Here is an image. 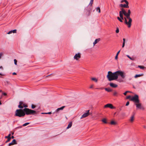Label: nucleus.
I'll return each mask as SVG.
<instances>
[{
  "label": "nucleus",
  "mask_w": 146,
  "mask_h": 146,
  "mask_svg": "<svg viewBox=\"0 0 146 146\" xmlns=\"http://www.w3.org/2000/svg\"><path fill=\"white\" fill-rule=\"evenodd\" d=\"M120 76L122 78H124L125 75L124 74V72L120 71H117L113 73L111 71H109L107 77L110 81L116 80L117 79L118 76Z\"/></svg>",
  "instance_id": "f257e3e1"
},
{
  "label": "nucleus",
  "mask_w": 146,
  "mask_h": 146,
  "mask_svg": "<svg viewBox=\"0 0 146 146\" xmlns=\"http://www.w3.org/2000/svg\"><path fill=\"white\" fill-rule=\"evenodd\" d=\"M123 11V15L125 16L124 17L125 23L128 25V27L130 28L131 27L132 22V19L130 17L131 11L130 10H128L127 13L124 9Z\"/></svg>",
  "instance_id": "f03ea898"
},
{
  "label": "nucleus",
  "mask_w": 146,
  "mask_h": 146,
  "mask_svg": "<svg viewBox=\"0 0 146 146\" xmlns=\"http://www.w3.org/2000/svg\"><path fill=\"white\" fill-rule=\"evenodd\" d=\"M130 100L134 102L135 103H136L135 104V105L137 108H139L140 109H142V107L141 105V104L139 103V100L138 95L136 94L135 95L131 98Z\"/></svg>",
  "instance_id": "7ed1b4c3"
},
{
  "label": "nucleus",
  "mask_w": 146,
  "mask_h": 146,
  "mask_svg": "<svg viewBox=\"0 0 146 146\" xmlns=\"http://www.w3.org/2000/svg\"><path fill=\"white\" fill-rule=\"evenodd\" d=\"M25 115V113L23 111V109H17L15 112V116L19 117H23Z\"/></svg>",
  "instance_id": "20e7f679"
},
{
  "label": "nucleus",
  "mask_w": 146,
  "mask_h": 146,
  "mask_svg": "<svg viewBox=\"0 0 146 146\" xmlns=\"http://www.w3.org/2000/svg\"><path fill=\"white\" fill-rule=\"evenodd\" d=\"M23 111L25 113V115H31L36 113L35 111L29 108H25L23 109Z\"/></svg>",
  "instance_id": "39448f33"
},
{
  "label": "nucleus",
  "mask_w": 146,
  "mask_h": 146,
  "mask_svg": "<svg viewBox=\"0 0 146 146\" xmlns=\"http://www.w3.org/2000/svg\"><path fill=\"white\" fill-rule=\"evenodd\" d=\"M81 57V54L80 53L76 54L74 56V58L77 60L79 58Z\"/></svg>",
  "instance_id": "423d86ee"
},
{
  "label": "nucleus",
  "mask_w": 146,
  "mask_h": 146,
  "mask_svg": "<svg viewBox=\"0 0 146 146\" xmlns=\"http://www.w3.org/2000/svg\"><path fill=\"white\" fill-rule=\"evenodd\" d=\"M104 108H109L111 109H114L115 108V107L113 106L111 104H108L104 106Z\"/></svg>",
  "instance_id": "0eeeda50"
},
{
  "label": "nucleus",
  "mask_w": 146,
  "mask_h": 146,
  "mask_svg": "<svg viewBox=\"0 0 146 146\" xmlns=\"http://www.w3.org/2000/svg\"><path fill=\"white\" fill-rule=\"evenodd\" d=\"M90 110H88L87 111V112L86 113H84L82 116L81 117V119L84 118V117H85L87 116L88 115H89V111Z\"/></svg>",
  "instance_id": "6e6552de"
},
{
  "label": "nucleus",
  "mask_w": 146,
  "mask_h": 146,
  "mask_svg": "<svg viewBox=\"0 0 146 146\" xmlns=\"http://www.w3.org/2000/svg\"><path fill=\"white\" fill-rule=\"evenodd\" d=\"M17 143L16 141V140L15 139H13L12 142L11 143H10L9 144V146H10L15 144H17Z\"/></svg>",
  "instance_id": "1a4fd4ad"
},
{
  "label": "nucleus",
  "mask_w": 146,
  "mask_h": 146,
  "mask_svg": "<svg viewBox=\"0 0 146 146\" xmlns=\"http://www.w3.org/2000/svg\"><path fill=\"white\" fill-rule=\"evenodd\" d=\"M121 11H120L119 12V15L120 18L123 17V11H124V9L122 8L121 9Z\"/></svg>",
  "instance_id": "9d476101"
},
{
  "label": "nucleus",
  "mask_w": 146,
  "mask_h": 146,
  "mask_svg": "<svg viewBox=\"0 0 146 146\" xmlns=\"http://www.w3.org/2000/svg\"><path fill=\"white\" fill-rule=\"evenodd\" d=\"M65 107V106H63L60 108H58L53 113H54L55 112H58L60 110H62Z\"/></svg>",
  "instance_id": "9b49d317"
},
{
  "label": "nucleus",
  "mask_w": 146,
  "mask_h": 146,
  "mask_svg": "<svg viewBox=\"0 0 146 146\" xmlns=\"http://www.w3.org/2000/svg\"><path fill=\"white\" fill-rule=\"evenodd\" d=\"M11 135V134H9L7 136H5V138H7V140L6 141V143H7L10 141L11 139V138L10 137Z\"/></svg>",
  "instance_id": "f8f14e48"
},
{
  "label": "nucleus",
  "mask_w": 146,
  "mask_h": 146,
  "mask_svg": "<svg viewBox=\"0 0 146 146\" xmlns=\"http://www.w3.org/2000/svg\"><path fill=\"white\" fill-rule=\"evenodd\" d=\"M119 6L121 7H123V8H129V6L128 5H126L125 4H120L119 5Z\"/></svg>",
  "instance_id": "ddd939ff"
},
{
  "label": "nucleus",
  "mask_w": 146,
  "mask_h": 146,
  "mask_svg": "<svg viewBox=\"0 0 146 146\" xmlns=\"http://www.w3.org/2000/svg\"><path fill=\"white\" fill-rule=\"evenodd\" d=\"M110 85L111 87L113 88H116L117 86V85L113 83H110Z\"/></svg>",
  "instance_id": "4468645a"
},
{
  "label": "nucleus",
  "mask_w": 146,
  "mask_h": 146,
  "mask_svg": "<svg viewBox=\"0 0 146 146\" xmlns=\"http://www.w3.org/2000/svg\"><path fill=\"white\" fill-rule=\"evenodd\" d=\"M19 103V104L18 106V107L20 108H23V107H22V106H23V104H24L23 102L22 101H20Z\"/></svg>",
  "instance_id": "2eb2a0df"
},
{
  "label": "nucleus",
  "mask_w": 146,
  "mask_h": 146,
  "mask_svg": "<svg viewBox=\"0 0 146 146\" xmlns=\"http://www.w3.org/2000/svg\"><path fill=\"white\" fill-rule=\"evenodd\" d=\"M17 32V30L16 29H14L13 30L7 33V34H10L12 33H16Z\"/></svg>",
  "instance_id": "dca6fc26"
},
{
  "label": "nucleus",
  "mask_w": 146,
  "mask_h": 146,
  "mask_svg": "<svg viewBox=\"0 0 146 146\" xmlns=\"http://www.w3.org/2000/svg\"><path fill=\"white\" fill-rule=\"evenodd\" d=\"M72 121L70 122L68 125V127L66 128V129H68L70 128L71 127L72 125Z\"/></svg>",
  "instance_id": "f3484780"
},
{
  "label": "nucleus",
  "mask_w": 146,
  "mask_h": 146,
  "mask_svg": "<svg viewBox=\"0 0 146 146\" xmlns=\"http://www.w3.org/2000/svg\"><path fill=\"white\" fill-rule=\"evenodd\" d=\"M100 40V38L96 39L94 42H93V44L94 45L96 44Z\"/></svg>",
  "instance_id": "a211bd4d"
},
{
  "label": "nucleus",
  "mask_w": 146,
  "mask_h": 146,
  "mask_svg": "<svg viewBox=\"0 0 146 146\" xmlns=\"http://www.w3.org/2000/svg\"><path fill=\"white\" fill-rule=\"evenodd\" d=\"M134 113L131 116V117L130 119V121L131 122H133V120H134Z\"/></svg>",
  "instance_id": "6ab92c4d"
},
{
  "label": "nucleus",
  "mask_w": 146,
  "mask_h": 146,
  "mask_svg": "<svg viewBox=\"0 0 146 146\" xmlns=\"http://www.w3.org/2000/svg\"><path fill=\"white\" fill-rule=\"evenodd\" d=\"M143 74H136L135 76L134 77L135 78H137L138 77H139L142 76H143Z\"/></svg>",
  "instance_id": "aec40b11"
},
{
  "label": "nucleus",
  "mask_w": 146,
  "mask_h": 146,
  "mask_svg": "<svg viewBox=\"0 0 146 146\" xmlns=\"http://www.w3.org/2000/svg\"><path fill=\"white\" fill-rule=\"evenodd\" d=\"M92 7H90L89 8V9L88 10V15H89L90 13L92 11Z\"/></svg>",
  "instance_id": "412c9836"
},
{
  "label": "nucleus",
  "mask_w": 146,
  "mask_h": 146,
  "mask_svg": "<svg viewBox=\"0 0 146 146\" xmlns=\"http://www.w3.org/2000/svg\"><path fill=\"white\" fill-rule=\"evenodd\" d=\"M110 124L112 125H115L117 124V123L113 121L111 122Z\"/></svg>",
  "instance_id": "4be33fe9"
},
{
  "label": "nucleus",
  "mask_w": 146,
  "mask_h": 146,
  "mask_svg": "<svg viewBox=\"0 0 146 146\" xmlns=\"http://www.w3.org/2000/svg\"><path fill=\"white\" fill-rule=\"evenodd\" d=\"M105 90L108 92H111L112 90L109 88H106L105 89Z\"/></svg>",
  "instance_id": "5701e85b"
},
{
  "label": "nucleus",
  "mask_w": 146,
  "mask_h": 146,
  "mask_svg": "<svg viewBox=\"0 0 146 146\" xmlns=\"http://www.w3.org/2000/svg\"><path fill=\"white\" fill-rule=\"evenodd\" d=\"M93 1L94 0H90V3L89 4V5L88 6H89V5H90V7H92V5L93 3Z\"/></svg>",
  "instance_id": "b1692460"
},
{
  "label": "nucleus",
  "mask_w": 146,
  "mask_h": 146,
  "mask_svg": "<svg viewBox=\"0 0 146 146\" xmlns=\"http://www.w3.org/2000/svg\"><path fill=\"white\" fill-rule=\"evenodd\" d=\"M117 81L119 82H123V80L121 78H119L117 80Z\"/></svg>",
  "instance_id": "393cba45"
},
{
  "label": "nucleus",
  "mask_w": 146,
  "mask_h": 146,
  "mask_svg": "<svg viewBox=\"0 0 146 146\" xmlns=\"http://www.w3.org/2000/svg\"><path fill=\"white\" fill-rule=\"evenodd\" d=\"M102 121L105 123H107L106 119L104 118L102 119Z\"/></svg>",
  "instance_id": "a878e982"
},
{
  "label": "nucleus",
  "mask_w": 146,
  "mask_h": 146,
  "mask_svg": "<svg viewBox=\"0 0 146 146\" xmlns=\"http://www.w3.org/2000/svg\"><path fill=\"white\" fill-rule=\"evenodd\" d=\"M91 80L93 81H94L96 82H97L98 81V80L96 78H91Z\"/></svg>",
  "instance_id": "bb28decb"
},
{
  "label": "nucleus",
  "mask_w": 146,
  "mask_h": 146,
  "mask_svg": "<svg viewBox=\"0 0 146 146\" xmlns=\"http://www.w3.org/2000/svg\"><path fill=\"white\" fill-rule=\"evenodd\" d=\"M96 9L97 11H98V12L99 13H100V9L99 7H97L96 8Z\"/></svg>",
  "instance_id": "cd10ccee"
},
{
  "label": "nucleus",
  "mask_w": 146,
  "mask_h": 146,
  "mask_svg": "<svg viewBox=\"0 0 146 146\" xmlns=\"http://www.w3.org/2000/svg\"><path fill=\"white\" fill-rule=\"evenodd\" d=\"M127 56L129 58L130 60H134V58H131V57H130L129 55H127Z\"/></svg>",
  "instance_id": "c85d7f7f"
},
{
  "label": "nucleus",
  "mask_w": 146,
  "mask_h": 146,
  "mask_svg": "<svg viewBox=\"0 0 146 146\" xmlns=\"http://www.w3.org/2000/svg\"><path fill=\"white\" fill-rule=\"evenodd\" d=\"M138 67L141 69H143L145 68V67L143 66H138Z\"/></svg>",
  "instance_id": "c756f323"
},
{
  "label": "nucleus",
  "mask_w": 146,
  "mask_h": 146,
  "mask_svg": "<svg viewBox=\"0 0 146 146\" xmlns=\"http://www.w3.org/2000/svg\"><path fill=\"white\" fill-rule=\"evenodd\" d=\"M117 93L116 91H114L113 93V95L114 96H117Z\"/></svg>",
  "instance_id": "7c9ffc66"
},
{
  "label": "nucleus",
  "mask_w": 146,
  "mask_h": 146,
  "mask_svg": "<svg viewBox=\"0 0 146 146\" xmlns=\"http://www.w3.org/2000/svg\"><path fill=\"white\" fill-rule=\"evenodd\" d=\"M117 19L121 22H123V21L122 20V19H121V18L120 17H117Z\"/></svg>",
  "instance_id": "2f4dec72"
},
{
  "label": "nucleus",
  "mask_w": 146,
  "mask_h": 146,
  "mask_svg": "<svg viewBox=\"0 0 146 146\" xmlns=\"http://www.w3.org/2000/svg\"><path fill=\"white\" fill-rule=\"evenodd\" d=\"M29 124H30V123H29V122L26 123L24 124L23 125V126H25Z\"/></svg>",
  "instance_id": "473e14b6"
},
{
  "label": "nucleus",
  "mask_w": 146,
  "mask_h": 146,
  "mask_svg": "<svg viewBox=\"0 0 146 146\" xmlns=\"http://www.w3.org/2000/svg\"><path fill=\"white\" fill-rule=\"evenodd\" d=\"M119 31V29L118 27H117L116 28V30L115 31L116 33H118Z\"/></svg>",
  "instance_id": "72a5a7b5"
},
{
  "label": "nucleus",
  "mask_w": 146,
  "mask_h": 146,
  "mask_svg": "<svg viewBox=\"0 0 146 146\" xmlns=\"http://www.w3.org/2000/svg\"><path fill=\"white\" fill-rule=\"evenodd\" d=\"M14 64L15 65H17V61L16 59L14 60Z\"/></svg>",
  "instance_id": "f704fd0d"
},
{
  "label": "nucleus",
  "mask_w": 146,
  "mask_h": 146,
  "mask_svg": "<svg viewBox=\"0 0 146 146\" xmlns=\"http://www.w3.org/2000/svg\"><path fill=\"white\" fill-rule=\"evenodd\" d=\"M129 92H130L129 91H126L123 93V94H124V95L126 96L127 94V93Z\"/></svg>",
  "instance_id": "c9c22d12"
},
{
  "label": "nucleus",
  "mask_w": 146,
  "mask_h": 146,
  "mask_svg": "<svg viewBox=\"0 0 146 146\" xmlns=\"http://www.w3.org/2000/svg\"><path fill=\"white\" fill-rule=\"evenodd\" d=\"M35 106L34 105H32V106H31V108L32 109H34V108H35Z\"/></svg>",
  "instance_id": "e433bc0d"
},
{
  "label": "nucleus",
  "mask_w": 146,
  "mask_h": 146,
  "mask_svg": "<svg viewBox=\"0 0 146 146\" xmlns=\"http://www.w3.org/2000/svg\"><path fill=\"white\" fill-rule=\"evenodd\" d=\"M129 104V101H128L127 103H126V106H128Z\"/></svg>",
  "instance_id": "4c0bfd02"
},
{
  "label": "nucleus",
  "mask_w": 146,
  "mask_h": 146,
  "mask_svg": "<svg viewBox=\"0 0 146 146\" xmlns=\"http://www.w3.org/2000/svg\"><path fill=\"white\" fill-rule=\"evenodd\" d=\"M22 107H23H23H27V105H25V104H23V106H22Z\"/></svg>",
  "instance_id": "58836bf2"
},
{
  "label": "nucleus",
  "mask_w": 146,
  "mask_h": 146,
  "mask_svg": "<svg viewBox=\"0 0 146 146\" xmlns=\"http://www.w3.org/2000/svg\"><path fill=\"white\" fill-rule=\"evenodd\" d=\"M125 3H126V5H128V4H129V3L127 1V0H126V1H125Z\"/></svg>",
  "instance_id": "ea45409f"
},
{
  "label": "nucleus",
  "mask_w": 146,
  "mask_h": 146,
  "mask_svg": "<svg viewBox=\"0 0 146 146\" xmlns=\"http://www.w3.org/2000/svg\"><path fill=\"white\" fill-rule=\"evenodd\" d=\"M131 97L130 96H129L127 97L126 98L127 99H129Z\"/></svg>",
  "instance_id": "a19ab883"
},
{
  "label": "nucleus",
  "mask_w": 146,
  "mask_h": 146,
  "mask_svg": "<svg viewBox=\"0 0 146 146\" xmlns=\"http://www.w3.org/2000/svg\"><path fill=\"white\" fill-rule=\"evenodd\" d=\"M2 94L4 96H6L7 95V94L6 93H2Z\"/></svg>",
  "instance_id": "79ce46f5"
},
{
  "label": "nucleus",
  "mask_w": 146,
  "mask_h": 146,
  "mask_svg": "<svg viewBox=\"0 0 146 146\" xmlns=\"http://www.w3.org/2000/svg\"><path fill=\"white\" fill-rule=\"evenodd\" d=\"M118 55H116L115 56V60H117V58H118Z\"/></svg>",
  "instance_id": "37998d69"
},
{
  "label": "nucleus",
  "mask_w": 146,
  "mask_h": 146,
  "mask_svg": "<svg viewBox=\"0 0 146 146\" xmlns=\"http://www.w3.org/2000/svg\"><path fill=\"white\" fill-rule=\"evenodd\" d=\"M123 43H125V38H123Z\"/></svg>",
  "instance_id": "c03bdc74"
},
{
  "label": "nucleus",
  "mask_w": 146,
  "mask_h": 146,
  "mask_svg": "<svg viewBox=\"0 0 146 146\" xmlns=\"http://www.w3.org/2000/svg\"><path fill=\"white\" fill-rule=\"evenodd\" d=\"M125 43H123V44H122V48H123L124 47L125 45Z\"/></svg>",
  "instance_id": "a18cd8bd"
},
{
  "label": "nucleus",
  "mask_w": 146,
  "mask_h": 146,
  "mask_svg": "<svg viewBox=\"0 0 146 146\" xmlns=\"http://www.w3.org/2000/svg\"><path fill=\"white\" fill-rule=\"evenodd\" d=\"M120 50H119V51L117 53V54H116V55H118V54H119V53L120 52Z\"/></svg>",
  "instance_id": "49530a36"
},
{
  "label": "nucleus",
  "mask_w": 146,
  "mask_h": 146,
  "mask_svg": "<svg viewBox=\"0 0 146 146\" xmlns=\"http://www.w3.org/2000/svg\"><path fill=\"white\" fill-rule=\"evenodd\" d=\"M51 113V112H49L48 113H45L46 114H50Z\"/></svg>",
  "instance_id": "de8ad7c7"
},
{
  "label": "nucleus",
  "mask_w": 146,
  "mask_h": 146,
  "mask_svg": "<svg viewBox=\"0 0 146 146\" xmlns=\"http://www.w3.org/2000/svg\"><path fill=\"white\" fill-rule=\"evenodd\" d=\"M125 1H126V0H122L121 1V3H123L124 2H125Z\"/></svg>",
  "instance_id": "09e8293b"
},
{
  "label": "nucleus",
  "mask_w": 146,
  "mask_h": 146,
  "mask_svg": "<svg viewBox=\"0 0 146 146\" xmlns=\"http://www.w3.org/2000/svg\"><path fill=\"white\" fill-rule=\"evenodd\" d=\"M120 18H121V19H122V21L123 20H124V17H121Z\"/></svg>",
  "instance_id": "8fccbe9b"
},
{
  "label": "nucleus",
  "mask_w": 146,
  "mask_h": 146,
  "mask_svg": "<svg viewBox=\"0 0 146 146\" xmlns=\"http://www.w3.org/2000/svg\"><path fill=\"white\" fill-rule=\"evenodd\" d=\"M13 75H16L17 74L15 72H13Z\"/></svg>",
  "instance_id": "3c124183"
},
{
  "label": "nucleus",
  "mask_w": 146,
  "mask_h": 146,
  "mask_svg": "<svg viewBox=\"0 0 146 146\" xmlns=\"http://www.w3.org/2000/svg\"><path fill=\"white\" fill-rule=\"evenodd\" d=\"M2 55V54L1 53H0V58H1Z\"/></svg>",
  "instance_id": "603ef678"
},
{
  "label": "nucleus",
  "mask_w": 146,
  "mask_h": 146,
  "mask_svg": "<svg viewBox=\"0 0 146 146\" xmlns=\"http://www.w3.org/2000/svg\"><path fill=\"white\" fill-rule=\"evenodd\" d=\"M93 87V85H91L90 87V88H92Z\"/></svg>",
  "instance_id": "864d4df0"
},
{
  "label": "nucleus",
  "mask_w": 146,
  "mask_h": 146,
  "mask_svg": "<svg viewBox=\"0 0 146 146\" xmlns=\"http://www.w3.org/2000/svg\"><path fill=\"white\" fill-rule=\"evenodd\" d=\"M0 75L3 76H4V74L0 73Z\"/></svg>",
  "instance_id": "5fc2aeb1"
},
{
  "label": "nucleus",
  "mask_w": 146,
  "mask_h": 146,
  "mask_svg": "<svg viewBox=\"0 0 146 146\" xmlns=\"http://www.w3.org/2000/svg\"><path fill=\"white\" fill-rule=\"evenodd\" d=\"M11 138H12V139H13L14 137V136H11Z\"/></svg>",
  "instance_id": "6e6d98bb"
},
{
  "label": "nucleus",
  "mask_w": 146,
  "mask_h": 146,
  "mask_svg": "<svg viewBox=\"0 0 146 146\" xmlns=\"http://www.w3.org/2000/svg\"><path fill=\"white\" fill-rule=\"evenodd\" d=\"M0 68L1 69H3V67L2 66H0Z\"/></svg>",
  "instance_id": "4d7b16f0"
},
{
  "label": "nucleus",
  "mask_w": 146,
  "mask_h": 146,
  "mask_svg": "<svg viewBox=\"0 0 146 146\" xmlns=\"http://www.w3.org/2000/svg\"><path fill=\"white\" fill-rule=\"evenodd\" d=\"M50 75H48V76H46V77H48V76H50Z\"/></svg>",
  "instance_id": "13d9d810"
},
{
  "label": "nucleus",
  "mask_w": 146,
  "mask_h": 146,
  "mask_svg": "<svg viewBox=\"0 0 146 146\" xmlns=\"http://www.w3.org/2000/svg\"><path fill=\"white\" fill-rule=\"evenodd\" d=\"M131 79V78H129V80H130Z\"/></svg>",
  "instance_id": "bf43d9fd"
},
{
  "label": "nucleus",
  "mask_w": 146,
  "mask_h": 146,
  "mask_svg": "<svg viewBox=\"0 0 146 146\" xmlns=\"http://www.w3.org/2000/svg\"><path fill=\"white\" fill-rule=\"evenodd\" d=\"M45 113H42V114H45Z\"/></svg>",
  "instance_id": "052dcab7"
},
{
  "label": "nucleus",
  "mask_w": 146,
  "mask_h": 146,
  "mask_svg": "<svg viewBox=\"0 0 146 146\" xmlns=\"http://www.w3.org/2000/svg\"><path fill=\"white\" fill-rule=\"evenodd\" d=\"M2 92V90H0V92Z\"/></svg>",
  "instance_id": "680f3d73"
},
{
  "label": "nucleus",
  "mask_w": 146,
  "mask_h": 146,
  "mask_svg": "<svg viewBox=\"0 0 146 146\" xmlns=\"http://www.w3.org/2000/svg\"><path fill=\"white\" fill-rule=\"evenodd\" d=\"M2 78V77L1 76H0V78Z\"/></svg>",
  "instance_id": "e2e57ef3"
},
{
  "label": "nucleus",
  "mask_w": 146,
  "mask_h": 146,
  "mask_svg": "<svg viewBox=\"0 0 146 146\" xmlns=\"http://www.w3.org/2000/svg\"><path fill=\"white\" fill-rule=\"evenodd\" d=\"M144 128H145V126H144Z\"/></svg>",
  "instance_id": "0e129e2a"
}]
</instances>
